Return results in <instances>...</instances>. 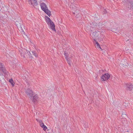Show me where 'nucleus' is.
<instances>
[{
    "mask_svg": "<svg viewBox=\"0 0 133 133\" xmlns=\"http://www.w3.org/2000/svg\"><path fill=\"white\" fill-rule=\"evenodd\" d=\"M74 13V14H75V13L74 12V13Z\"/></svg>",
    "mask_w": 133,
    "mask_h": 133,
    "instance_id": "obj_28",
    "label": "nucleus"
},
{
    "mask_svg": "<svg viewBox=\"0 0 133 133\" xmlns=\"http://www.w3.org/2000/svg\"><path fill=\"white\" fill-rule=\"evenodd\" d=\"M31 57L32 58V56H31Z\"/></svg>",
    "mask_w": 133,
    "mask_h": 133,
    "instance_id": "obj_27",
    "label": "nucleus"
},
{
    "mask_svg": "<svg viewBox=\"0 0 133 133\" xmlns=\"http://www.w3.org/2000/svg\"><path fill=\"white\" fill-rule=\"evenodd\" d=\"M9 81V82L11 83V85L13 87L14 85V82L12 79H10Z\"/></svg>",
    "mask_w": 133,
    "mask_h": 133,
    "instance_id": "obj_19",
    "label": "nucleus"
},
{
    "mask_svg": "<svg viewBox=\"0 0 133 133\" xmlns=\"http://www.w3.org/2000/svg\"><path fill=\"white\" fill-rule=\"evenodd\" d=\"M25 93L31 99L32 98L34 94L32 90L29 88L27 89Z\"/></svg>",
    "mask_w": 133,
    "mask_h": 133,
    "instance_id": "obj_5",
    "label": "nucleus"
},
{
    "mask_svg": "<svg viewBox=\"0 0 133 133\" xmlns=\"http://www.w3.org/2000/svg\"><path fill=\"white\" fill-rule=\"evenodd\" d=\"M39 123L40 124V126L43 128V130L44 131L46 130L47 129V128L44 124L42 121L41 120L39 121Z\"/></svg>",
    "mask_w": 133,
    "mask_h": 133,
    "instance_id": "obj_9",
    "label": "nucleus"
},
{
    "mask_svg": "<svg viewBox=\"0 0 133 133\" xmlns=\"http://www.w3.org/2000/svg\"><path fill=\"white\" fill-rule=\"evenodd\" d=\"M32 52L33 55H34L36 57L38 56V54L35 51H32Z\"/></svg>",
    "mask_w": 133,
    "mask_h": 133,
    "instance_id": "obj_20",
    "label": "nucleus"
},
{
    "mask_svg": "<svg viewBox=\"0 0 133 133\" xmlns=\"http://www.w3.org/2000/svg\"><path fill=\"white\" fill-rule=\"evenodd\" d=\"M111 23L112 24H110V23L108 24V26H107V27L110 28L109 29L112 31V32L115 33L117 32H118V31L117 29L114 28H112V25H113V24L112 23Z\"/></svg>",
    "mask_w": 133,
    "mask_h": 133,
    "instance_id": "obj_8",
    "label": "nucleus"
},
{
    "mask_svg": "<svg viewBox=\"0 0 133 133\" xmlns=\"http://www.w3.org/2000/svg\"><path fill=\"white\" fill-rule=\"evenodd\" d=\"M15 24L19 31L24 34L25 32L23 29V28H24V26L22 24L23 23L22 21L21 20L19 21H17L15 22Z\"/></svg>",
    "mask_w": 133,
    "mask_h": 133,
    "instance_id": "obj_4",
    "label": "nucleus"
},
{
    "mask_svg": "<svg viewBox=\"0 0 133 133\" xmlns=\"http://www.w3.org/2000/svg\"><path fill=\"white\" fill-rule=\"evenodd\" d=\"M45 17L47 18L46 19V22L48 24H49V23H51V22L52 21L51 19L47 16H45Z\"/></svg>",
    "mask_w": 133,
    "mask_h": 133,
    "instance_id": "obj_17",
    "label": "nucleus"
},
{
    "mask_svg": "<svg viewBox=\"0 0 133 133\" xmlns=\"http://www.w3.org/2000/svg\"><path fill=\"white\" fill-rule=\"evenodd\" d=\"M102 24L101 23H99L97 24L95 22L89 23H88L87 26H86V29L88 30H91L93 31L95 29V28L97 29H101V28L99 27V25Z\"/></svg>",
    "mask_w": 133,
    "mask_h": 133,
    "instance_id": "obj_1",
    "label": "nucleus"
},
{
    "mask_svg": "<svg viewBox=\"0 0 133 133\" xmlns=\"http://www.w3.org/2000/svg\"><path fill=\"white\" fill-rule=\"evenodd\" d=\"M36 120L38 122H39V121L41 120H39V119H36Z\"/></svg>",
    "mask_w": 133,
    "mask_h": 133,
    "instance_id": "obj_26",
    "label": "nucleus"
},
{
    "mask_svg": "<svg viewBox=\"0 0 133 133\" xmlns=\"http://www.w3.org/2000/svg\"><path fill=\"white\" fill-rule=\"evenodd\" d=\"M41 8L44 11L49 17L51 15V12L48 9V8L45 4L44 3H41L40 5Z\"/></svg>",
    "mask_w": 133,
    "mask_h": 133,
    "instance_id": "obj_3",
    "label": "nucleus"
},
{
    "mask_svg": "<svg viewBox=\"0 0 133 133\" xmlns=\"http://www.w3.org/2000/svg\"><path fill=\"white\" fill-rule=\"evenodd\" d=\"M29 4L31 3V4H33L36 6L37 5L38 3L36 0H29Z\"/></svg>",
    "mask_w": 133,
    "mask_h": 133,
    "instance_id": "obj_10",
    "label": "nucleus"
},
{
    "mask_svg": "<svg viewBox=\"0 0 133 133\" xmlns=\"http://www.w3.org/2000/svg\"><path fill=\"white\" fill-rule=\"evenodd\" d=\"M127 86L126 89L127 90H132L133 88V86L132 85V84H126Z\"/></svg>",
    "mask_w": 133,
    "mask_h": 133,
    "instance_id": "obj_12",
    "label": "nucleus"
},
{
    "mask_svg": "<svg viewBox=\"0 0 133 133\" xmlns=\"http://www.w3.org/2000/svg\"><path fill=\"white\" fill-rule=\"evenodd\" d=\"M19 52L22 57V56L24 58H28L29 57H30V56H29V54L27 50H24V51H23V53L20 50H19Z\"/></svg>",
    "mask_w": 133,
    "mask_h": 133,
    "instance_id": "obj_6",
    "label": "nucleus"
},
{
    "mask_svg": "<svg viewBox=\"0 0 133 133\" xmlns=\"http://www.w3.org/2000/svg\"><path fill=\"white\" fill-rule=\"evenodd\" d=\"M127 116V115H126L125 114H122V115H121V117H125Z\"/></svg>",
    "mask_w": 133,
    "mask_h": 133,
    "instance_id": "obj_23",
    "label": "nucleus"
},
{
    "mask_svg": "<svg viewBox=\"0 0 133 133\" xmlns=\"http://www.w3.org/2000/svg\"><path fill=\"white\" fill-rule=\"evenodd\" d=\"M110 77V75L108 73L105 74L101 76V80L102 81H105L109 78Z\"/></svg>",
    "mask_w": 133,
    "mask_h": 133,
    "instance_id": "obj_7",
    "label": "nucleus"
},
{
    "mask_svg": "<svg viewBox=\"0 0 133 133\" xmlns=\"http://www.w3.org/2000/svg\"><path fill=\"white\" fill-rule=\"evenodd\" d=\"M129 5L130 6V9H133V1L132 0H130L129 1Z\"/></svg>",
    "mask_w": 133,
    "mask_h": 133,
    "instance_id": "obj_16",
    "label": "nucleus"
},
{
    "mask_svg": "<svg viewBox=\"0 0 133 133\" xmlns=\"http://www.w3.org/2000/svg\"><path fill=\"white\" fill-rule=\"evenodd\" d=\"M126 39V41H129V37L128 36H126V37H125Z\"/></svg>",
    "mask_w": 133,
    "mask_h": 133,
    "instance_id": "obj_25",
    "label": "nucleus"
},
{
    "mask_svg": "<svg viewBox=\"0 0 133 133\" xmlns=\"http://www.w3.org/2000/svg\"><path fill=\"white\" fill-rule=\"evenodd\" d=\"M50 28L52 30L56 31L55 29V26L53 22H51V23H50Z\"/></svg>",
    "mask_w": 133,
    "mask_h": 133,
    "instance_id": "obj_11",
    "label": "nucleus"
},
{
    "mask_svg": "<svg viewBox=\"0 0 133 133\" xmlns=\"http://www.w3.org/2000/svg\"><path fill=\"white\" fill-rule=\"evenodd\" d=\"M102 33H104L103 32H101L99 31H95V32H93L92 35H91L92 38L94 40L97 39L98 40H101L103 37V34Z\"/></svg>",
    "mask_w": 133,
    "mask_h": 133,
    "instance_id": "obj_2",
    "label": "nucleus"
},
{
    "mask_svg": "<svg viewBox=\"0 0 133 133\" xmlns=\"http://www.w3.org/2000/svg\"><path fill=\"white\" fill-rule=\"evenodd\" d=\"M71 58H66V59L68 63V64L70 66H71V63L70 61V59Z\"/></svg>",
    "mask_w": 133,
    "mask_h": 133,
    "instance_id": "obj_18",
    "label": "nucleus"
},
{
    "mask_svg": "<svg viewBox=\"0 0 133 133\" xmlns=\"http://www.w3.org/2000/svg\"><path fill=\"white\" fill-rule=\"evenodd\" d=\"M103 14H106L107 13L106 10L105 9H103Z\"/></svg>",
    "mask_w": 133,
    "mask_h": 133,
    "instance_id": "obj_21",
    "label": "nucleus"
},
{
    "mask_svg": "<svg viewBox=\"0 0 133 133\" xmlns=\"http://www.w3.org/2000/svg\"><path fill=\"white\" fill-rule=\"evenodd\" d=\"M32 98H33L32 102H35L37 101V100L38 98V97L37 95H36L34 96L33 97H32Z\"/></svg>",
    "mask_w": 133,
    "mask_h": 133,
    "instance_id": "obj_14",
    "label": "nucleus"
},
{
    "mask_svg": "<svg viewBox=\"0 0 133 133\" xmlns=\"http://www.w3.org/2000/svg\"><path fill=\"white\" fill-rule=\"evenodd\" d=\"M0 70L2 71L3 73H5V69L1 63H0Z\"/></svg>",
    "mask_w": 133,
    "mask_h": 133,
    "instance_id": "obj_13",
    "label": "nucleus"
},
{
    "mask_svg": "<svg viewBox=\"0 0 133 133\" xmlns=\"http://www.w3.org/2000/svg\"><path fill=\"white\" fill-rule=\"evenodd\" d=\"M77 15H76V19L77 20H79L81 19V17H77Z\"/></svg>",
    "mask_w": 133,
    "mask_h": 133,
    "instance_id": "obj_24",
    "label": "nucleus"
},
{
    "mask_svg": "<svg viewBox=\"0 0 133 133\" xmlns=\"http://www.w3.org/2000/svg\"><path fill=\"white\" fill-rule=\"evenodd\" d=\"M102 71H103V72H104V71L103 70H102Z\"/></svg>",
    "mask_w": 133,
    "mask_h": 133,
    "instance_id": "obj_29",
    "label": "nucleus"
},
{
    "mask_svg": "<svg viewBox=\"0 0 133 133\" xmlns=\"http://www.w3.org/2000/svg\"><path fill=\"white\" fill-rule=\"evenodd\" d=\"M94 41L96 43L95 46L98 48H100L101 50H102L99 44L98 43L96 40H95Z\"/></svg>",
    "mask_w": 133,
    "mask_h": 133,
    "instance_id": "obj_15",
    "label": "nucleus"
},
{
    "mask_svg": "<svg viewBox=\"0 0 133 133\" xmlns=\"http://www.w3.org/2000/svg\"><path fill=\"white\" fill-rule=\"evenodd\" d=\"M77 10L78 11V9H77Z\"/></svg>",
    "mask_w": 133,
    "mask_h": 133,
    "instance_id": "obj_30",
    "label": "nucleus"
},
{
    "mask_svg": "<svg viewBox=\"0 0 133 133\" xmlns=\"http://www.w3.org/2000/svg\"><path fill=\"white\" fill-rule=\"evenodd\" d=\"M64 55L65 56V58H68V54L67 53L64 52Z\"/></svg>",
    "mask_w": 133,
    "mask_h": 133,
    "instance_id": "obj_22",
    "label": "nucleus"
}]
</instances>
